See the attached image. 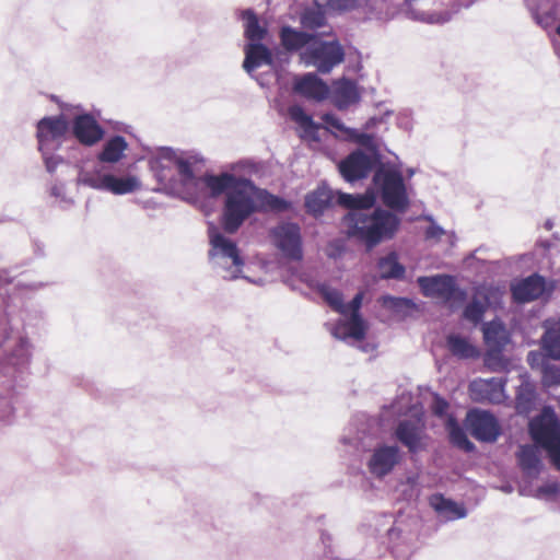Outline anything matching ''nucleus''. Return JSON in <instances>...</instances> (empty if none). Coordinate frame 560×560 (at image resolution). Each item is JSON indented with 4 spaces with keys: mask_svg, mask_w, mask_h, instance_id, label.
Masks as SVG:
<instances>
[{
    "mask_svg": "<svg viewBox=\"0 0 560 560\" xmlns=\"http://www.w3.org/2000/svg\"><path fill=\"white\" fill-rule=\"evenodd\" d=\"M373 191L365 194L338 195V203L349 209L342 219V226L349 238H353L371 250L380 243L394 237L400 225V219L389 210L375 208Z\"/></svg>",
    "mask_w": 560,
    "mask_h": 560,
    "instance_id": "f257e3e1",
    "label": "nucleus"
},
{
    "mask_svg": "<svg viewBox=\"0 0 560 560\" xmlns=\"http://www.w3.org/2000/svg\"><path fill=\"white\" fill-rule=\"evenodd\" d=\"M291 209V202L282 197L258 187L252 179L242 180V185L228 191L221 214V225L224 232L234 234L257 212H285Z\"/></svg>",
    "mask_w": 560,
    "mask_h": 560,
    "instance_id": "f03ea898",
    "label": "nucleus"
},
{
    "mask_svg": "<svg viewBox=\"0 0 560 560\" xmlns=\"http://www.w3.org/2000/svg\"><path fill=\"white\" fill-rule=\"evenodd\" d=\"M343 444L353 446L358 451H371L366 460L369 472L376 479H383L388 476L395 467L401 462L402 454L397 445L377 444L372 447L374 438L372 434L358 431L355 436H342Z\"/></svg>",
    "mask_w": 560,
    "mask_h": 560,
    "instance_id": "7ed1b4c3",
    "label": "nucleus"
},
{
    "mask_svg": "<svg viewBox=\"0 0 560 560\" xmlns=\"http://www.w3.org/2000/svg\"><path fill=\"white\" fill-rule=\"evenodd\" d=\"M373 184L382 202L399 213L406 212L410 200L401 172L394 165L380 163L374 171Z\"/></svg>",
    "mask_w": 560,
    "mask_h": 560,
    "instance_id": "20e7f679",
    "label": "nucleus"
},
{
    "mask_svg": "<svg viewBox=\"0 0 560 560\" xmlns=\"http://www.w3.org/2000/svg\"><path fill=\"white\" fill-rule=\"evenodd\" d=\"M202 161L197 154L184 151H175L172 148H161L159 152L150 159L151 168L156 173L160 182L171 178L166 171L176 168L183 186L196 184L197 179L194 173V166Z\"/></svg>",
    "mask_w": 560,
    "mask_h": 560,
    "instance_id": "39448f33",
    "label": "nucleus"
},
{
    "mask_svg": "<svg viewBox=\"0 0 560 560\" xmlns=\"http://www.w3.org/2000/svg\"><path fill=\"white\" fill-rule=\"evenodd\" d=\"M209 238V260L215 272L225 280L241 278L245 262L236 243L218 232L210 233Z\"/></svg>",
    "mask_w": 560,
    "mask_h": 560,
    "instance_id": "423d86ee",
    "label": "nucleus"
},
{
    "mask_svg": "<svg viewBox=\"0 0 560 560\" xmlns=\"http://www.w3.org/2000/svg\"><path fill=\"white\" fill-rule=\"evenodd\" d=\"M528 429L534 442L547 452L552 465L560 470V421L555 411L545 408L530 420Z\"/></svg>",
    "mask_w": 560,
    "mask_h": 560,
    "instance_id": "0eeeda50",
    "label": "nucleus"
},
{
    "mask_svg": "<svg viewBox=\"0 0 560 560\" xmlns=\"http://www.w3.org/2000/svg\"><path fill=\"white\" fill-rule=\"evenodd\" d=\"M345 49L337 39L324 40L317 35L315 39L301 51L300 59L307 67H314L319 73L327 74L343 62Z\"/></svg>",
    "mask_w": 560,
    "mask_h": 560,
    "instance_id": "6e6552de",
    "label": "nucleus"
},
{
    "mask_svg": "<svg viewBox=\"0 0 560 560\" xmlns=\"http://www.w3.org/2000/svg\"><path fill=\"white\" fill-rule=\"evenodd\" d=\"M78 184L118 196L131 194L141 188V182L135 175L117 177L110 173H103L102 170L80 172Z\"/></svg>",
    "mask_w": 560,
    "mask_h": 560,
    "instance_id": "1a4fd4ad",
    "label": "nucleus"
},
{
    "mask_svg": "<svg viewBox=\"0 0 560 560\" xmlns=\"http://www.w3.org/2000/svg\"><path fill=\"white\" fill-rule=\"evenodd\" d=\"M273 246L291 261L303 258V238L301 228L294 222H280L269 231Z\"/></svg>",
    "mask_w": 560,
    "mask_h": 560,
    "instance_id": "9d476101",
    "label": "nucleus"
},
{
    "mask_svg": "<svg viewBox=\"0 0 560 560\" xmlns=\"http://www.w3.org/2000/svg\"><path fill=\"white\" fill-rule=\"evenodd\" d=\"M383 163L380 152L366 154L361 149L352 151L343 160L340 161L338 170L342 178L350 184L366 178L372 170Z\"/></svg>",
    "mask_w": 560,
    "mask_h": 560,
    "instance_id": "9b49d317",
    "label": "nucleus"
},
{
    "mask_svg": "<svg viewBox=\"0 0 560 560\" xmlns=\"http://www.w3.org/2000/svg\"><path fill=\"white\" fill-rule=\"evenodd\" d=\"M69 128V121L63 114L39 119L36 124L38 150L59 149Z\"/></svg>",
    "mask_w": 560,
    "mask_h": 560,
    "instance_id": "f8f14e48",
    "label": "nucleus"
},
{
    "mask_svg": "<svg viewBox=\"0 0 560 560\" xmlns=\"http://www.w3.org/2000/svg\"><path fill=\"white\" fill-rule=\"evenodd\" d=\"M394 436L411 454H417L427 450L428 435L425 433V429L417 421H399L394 430Z\"/></svg>",
    "mask_w": 560,
    "mask_h": 560,
    "instance_id": "ddd939ff",
    "label": "nucleus"
},
{
    "mask_svg": "<svg viewBox=\"0 0 560 560\" xmlns=\"http://www.w3.org/2000/svg\"><path fill=\"white\" fill-rule=\"evenodd\" d=\"M471 435L481 442H494L500 435V425L495 417L485 410H471L467 415Z\"/></svg>",
    "mask_w": 560,
    "mask_h": 560,
    "instance_id": "4468645a",
    "label": "nucleus"
},
{
    "mask_svg": "<svg viewBox=\"0 0 560 560\" xmlns=\"http://www.w3.org/2000/svg\"><path fill=\"white\" fill-rule=\"evenodd\" d=\"M418 285L427 298H441L451 302L458 291L454 277L450 275H435L419 277Z\"/></svg>",
    "mask_w": 560,
    "mask_h": 560,
    "instance_id": "2eb2a0df",
    "label": "nucleus"
},
{
    "mask_svg": "<svg viewBox=\"0 0 560 560\" xmlns=\"http://www.w3.org/2000/svg\"><path fill=\"white\" fill-rule=\"evenodd\" d=\"M74 138L85 147L98 143L105 135L104 128L91 114L77 115L71 125Z\"/></svg>",
    "mask_w": 560,
    "mask_h": 560,
    "instance_id": "dca6fc26",
    "label": "nucleus"
},
{
    "mask_svg": "<svg viewBox=\"0 0 560 560\" xmlns=\"http://www.w3.org/2000/svg\"><path fill=\"white\" fill-rule=\"evenodd\" d=\"M545 291V279L538 273L528 276L527 278L511 285L512 296L517 303H528L535 301L541 298Z\"/></svg>",
    "mask_w": 560,
    "mask_h": 560,
    "instance_id": "f3484780",
    "label": "nucleus"
},
{
    "mask_svg": "<svg viewBox=\"0 0 560 560\" xmlns=\"http://www.w3.org/2000/svg\"><path fill=\"white\" fill-rule=\"evenodd\" d=\"M482 334L490 354H500L511 341L510 332L500 319L485 323Z\"/></svg>",
    "mask_w": 560,
    "mask_h": 560,
    "instance_id": "a211bd4d",
    "label": "nucleus"
},
{
    "mask_svg": "<svg viewBox=\"0 0 560 560\" xmlns=\"http://www.w3.org/2000/svg\"><path fill=\"white\" fill-rule=\"evenodd\" d=\"M244 52L243 68L249 75H253L256 69L273 63L271 50L261 43H247Z\"/></svg>",
    "mask_w": 560,
    "mask_h": 560,
    "instance_id": "6ab92c4d",
    "label": "nucleus"
},
{
    "mask_svg": "<svg viewBox=\"0 0 560 560\" xmlns=\"http://www.w3.org/2000/svg\"><path fill=\"white\" fill-rule=\"evenodd\" d=\"M246 177H238L231 173L223 172L219 175L205 174L200 180L203 183L209 195L212 198H218L223 194H228L231 189H235L236 186L242 185V180H247Z\"/></svg>",
    "mask_w": 560,
    "mask_h": 560,
    "instance_id": "aec40b11",
    "label": "nucleus"
},
{
    "mask_svg": "<svg viewBox=\"0 0 560 560\" xmlns=\"http://www.w3.org/2000/svg\"><path fill=\"white\" fill-rule=\"evenodd\" d=\"M294 91L307 98L323 101L329 94L327 84L315 73H306L294 83Z\"/></svg>",
    "mask_w": 560,
    "mask_h": 560,
    "instance_id": "412c9836",
    "label": "nucleus"
},
{
    "mask_svg": "<svg viewBox=\"0 0 560 560\" xmlns=\"http://www.w3.org/2000/svg\"><path fill=\"white\" fill-rule=\"evenodd\" d=\"M365 332L366 325L360 314H350L347 322H339L331 328V335L340 340H347L348 338L362 340Z\"/></svg>",
    "mask_w": 560,
    "mask_h": 560,
    "instance_id": "4be33fe9",
    "label": "nucleus"
},
{
    "mask_svg": "<svg viewBox=\"0 0 560 560\" xmlns=\"http://www.w3.org/2000/svg\"><path fill=\"white\" fill-rule=\"evenodd\" d=\"M516 458L526 476L537 477L539 475L542 464L537 446L530 444L521 445L516 453Z\"/></svg>",
    "mask_w": 560,
    "mask_h": 560,
    "instance_id": "5701e85b",
    "label": "nucleus"
},
{
    "mask_svg": "<svg viewBox=\"0 0 560 560\" xmlns=\"http://www.w3.org/2000/svg\"><path fill=\"white\" fill-rule=\"evenodd\" d=\"M315 37L316 34L298 31L291 26H283L280 32L281 45L288 51L304 50Z\"/></svg>",
    "mask_w": 560,
    "mask_h": 560,
    "instance_id": "b1692460",
    "label": "nucleus"
},
{
    "mask_svg": "<svg viewBox=\"0 0 560 560\" xmlns=\"http://www.w3.org/2000/svg\"><path fill=\"white\" fill-rule=\"evenodd\" d=\"M448 351L459 360H474L479 358L480 352L468 338L457 334H451L446 337Z\"/></svg>",
    "mask_w": 560,
    "mask_h": 560,
    "instance_id": "393cba45",
    "label": "nucleus"
},
{
    "mask_svg": "<svg viewBox=\"0 0 560 560\" xmlns=\"http://www.w3.org/2000/svg\"><path fill=\"white\" fill-rule=\"evenodd\" d=\"M432 508L447 521L464 518L467 516V510L463 504L444 498L442 494H435L431 498Z\"/></svg>",
    "mask_w": 560,
    "mask_h": 560,
    "instance_id": "a878e982",
    "label": "nucleus"
},
{
    "mask_svg": "<svg viewBox=\"0 0 560 560\" xmlns=\"http://www.w3.org/2000/svg\"><path fill=\"white\" fill-rule=\"evenodd\" d=\"M360 95L357 84L350 79H341L335 84L334 101L338 108L343 109L357 103Z\"/></svg>",
    "mask_w": 560,
    "mask_h": 560,
    "instance_id": "bb28decb",
    "label": "nucleus"
},
{
    "mask_svg": "<svg viewBox=\"0 0 560 560\" xmlns=\"http://www.w3.org/2000/svg\"><path fill=\"white\" fill-rule=\"evenodd\" d=\"M240 18L244 25V36L248 39V43H260L266 34V27L261 26L257 14L252 9H245L240 11Z\"/></svg>",
    "mask_w": 560,
    "mask_h": 560,
    "instance_id": "cd10ccee",
    "label": "nucleus"
},
{
    "mask_svg": "<svg viewBox=\"0 0 560 560\" xmlns=\"http://www.w3.org/2000/svg\"><path fill=\"white\" fill-rule=\"evenodd\" d=\"M502 390V383L497 378L476 380L469 385L470 395L476 400H494V396Z\"/></svg>",
    "mask_w": 560,
    "mask_h": 560,
    "instance_id": "c85d7f7f",
    "label": "nucleus"
},
{
    "mask_svg": "<svg viewBox=\"0 0 560 560\" xmlns=\"http://www.w3.org/2000/svg\"><path fill=\"white\" fill-rule=\"evenodd\" d=\"M128 143L122 136H114L107 140L103 150L97 154V160L103 163H117L127 150Z\"/></svg>",
    "mask_w": 560,
    "mask_h": 560,
    "instance_id": "c756f323",
    "label": "nucleus"
},
{
    "mask_svg": "<svg viewBox=\"0 0 560 560\" xmlns=\"http://www.w3.org/2000/svg\"><path fill=\"white\" fill-rule=\"evenodd\" d=\"M541 346L548 358L560 360V317L544 332Z\"/></svg>",
    "mask_w": 560,
    "mask_h": 560,
    "instance_id": "7c9ffc66",
    "label": "nucleus"
},
{
    "mask_svg": "<svg viewBox=\"0 0 560 560\" xmlns=\"http://www.w3.org/2000/svg\"><path fill=\"white\" fill-rule=\"evenodd\" d=\"M377 267L382 279L399 280L404 278L406 271L405 267L398 261V257L394 252L380 258Z\"/></svg>",
    "mask_w": 560,
    "mask_h": 560,
    "instance_id": "2f4dec72",
    "label": "nucleus"
},
{
    "mask_svg": "<svg viewBox=\"0 0 560 560\" xmlns=\"http://www.w3.org/2000/svg\"><path fill=\"white\" fill-rule=\"evenodd\" d=\"M330 205V192L325 188H318L305 197V207L313 214H322Z\"/></svg>",
    "mask_w": 560,
    "mask_h": 560,
    "instance_id": "473e14b6",
    "label": "nucleus"
},
{
    "mask_svg": "<svg viewBox=\"0 0 560 560\" xmlns=\"http://www.w3.org/2000/svg\"><path fill=\"white\" fill-rule=\"evenodd\" d=\"M328 10L317 5L306 8L300 16V23L305 30H317L326 24V13Z\"/></svg>",
    "mask_w": 560,
    "mask_h": 560,
    "instance_id": "72a5a7b5",
    "label": "nucleus"
},
{
    "mask_svg": "<svg viewBox=\"0 0 560 560\" xmlns=\"http://www.w3.org/2000/svg\"><path fill=\"white\" fill-rule=\"evenodd\" d=\"M380 302L384 308H387L400 316H407L410 311L416 308L415 302L407 298L383 295Z\"/></svg>",
    "mask_w": 560,
    "mask_h": 560,
    "instance_id": "f704fd0d",
    "label": "nucleus"
},
{
    "mask_svg": "<svg viewBox=\"0 0 560 560\" xmlns=\"http://www.w3.org/2000/svg\"><path fill=\"white\" fill-rule=\"evenodd\" d=\"M31 348L30 340L24 336H20L10 351V363L13 365L27 364L31 358Z\"/></svg>",
    "mask_w": 560,
    "mask_h": 560,
    "instance_id": "c9c22d12",
    "label": "nucleus"
},
{
    "mask_svg": "<svg viewBox=\"0 0 560 560\" xmlns=\"http://www.w3.org/2000/svg\"><path fill=\"white\" fill-rule=\"evenodd\" d=\"M447 427L450 441L453 445L468 453L475 450V445L469 441L466 432L454 420H450Z\"/></svg>",
    "mask_w": 560,
    "mask_h": 560,
    "instance_id": "e433bc0d",
    "label": "nucleus"
},
{
    "mask_svg": "<svg viewBox=\"0 0 560 560\" xmlns=\"http://www.w3.org/2000/svg\"><path fill=\"white\" fill-rule=\"evenodd\" d=\"M400 534L401 532L395 527L388 530V537L392 542V553L396 560H408L412 555L413 549L409 542H395L396 539L400 538Z\"/></svg>",
    "mask_w": 560,
    "mask_h": 560,
    "instance_id": "4c0bfd02",
    "label": "nucleus"
},
{
    "mask_svg": "<svg viewBox=\"0 0 560 560\" xmlns=\"http://www.w3.org/2000/svg\"><path fill=\"white\" fill-rule=\"evenodd\" d=\"M289 116L306 133H313L318 129V126L313 121L312 117L307 115L300 105L290 106Z\"/></svg>",
    "mask_w": 560,
    "mask_h": 560,
    "instance_id": "58836bf2",
    "label": "nucleus"
},
{
    "mask_svg": "<svg viewBox=\"0 0 560 560\" xmlns=\"http://www.w3.org/2000/svg\"><path fill=\"white\" fill-rule=\"evenodd\" d=\"M488 308V303L487 301H481L477 298H474L464 308L463 311V317L477 325L479 324L482 318H483V315L486 313Z\"/></svg>",
    "mask_w": 560,
    "mask_h": 560,
    "instance_id": "ea45409f",
    "label": "nucleus"
},
{
    "mask_svg": "<svg viewBox=\"0 0 560 560\" xmlns=\"http://www.w3.org/2000/svg\"><path fill=\"white\" fill-rule=\"evenodd\" d=\"M318 292L334 310L346 315L342 294L337 289H332L329 285L323 283L318 285Z\"/></svg>",
    "mask_w": 560,
    "mask_h": 560,
    "instance_id": "a19ab883",
    "label": "nucleus"
},
{
    "mask_svg": "<svg viewBox=\"0 0 560 560\" xmlns=\"http://www.w3.org/2000/svg\"><path fill=\"white\" fill-rule=\"evenodd\" d=\"M542 384L547 387L560 385V365L556 363L544 362L541 369Z\"/></svg>",
    "mask_w": 560,
    "mask_h": 560,
    "instance_id": "79ce46f5",
    "label": "nucleus"
},
{
    "mask_svg": "<svg viewBox=\"0 0 560 560\" xmlns=\"http://www.w3.org/2000/svg\"><path fill=\"white\" fill-rule=\"evenodd\" d=\"M57 149H46L39 151L43 156L44 165L49 174H54L60 165H66V161L62 156L55 154L54 151Z\"/></svg>",
    "mask_w": 560,
    "mask_h": 560,
    "instance_id": "37998d69",
    "label": "nucleus"
},
{
    "mask_svg": "<svg viewBox=\"0 0 560 560\" xmlns=\"http://www.w3.org/2000/svg\"><path fill=\"white\" fill-rule=\"evenodd\" d=\"M535 393L529 388H521L516 395V408L521 412L529 411L534 406Z\"/></svg>",
    "mask_w": 560,
    "mask_h": 560,
    "instance_id": "c03bdc74",
    "label": "nucleus"
},
{
    "mask_svg": "<svg viewBox=\"0 0 560 560\" xmlns=\"http://www.w3.org/2000/svg\"><path fill=\"white\" fill-rule=\"evenodd\" d=\"M314 4L328 11H342L351 5V0H314Z\"/></svg>",
    "mask_w": 560,
    "mask_h": 560,
    "instance_id": "a18cd8bd",
    "label": "nucleus"
},
{
    "mask_svg": "<svg viewBox=\"0 0 560 560\" xmlns=\"http://www.w3.org/2000/svg\"><path fill=\"white\" fill-rule=\"evenodd\" d=\"M560 492V487L557 482H549L538 487L536 490L537 498H551Z\"/></svg>",
    "mask_w": 560,
    "mask_h": 560,
    "instance_id": "49530a36",
    "label": "nucleus"
},
{
    "mask_svg": "<svg viewBox=\"0 0 560 560\" xmlns=\"http://www.w3.org/2000/svg\"><path fill=\"white\" fill-rule=\"evenodd\" d=\"M50 196L55 197L61 203H72V200L65 194V185L62 183H56L50 187Z\"/></svg>",
    "mask_w": 560,
    "mask_h": 560,
    "instance_id": "de8ad7c7",
    "label": "nucleus"
},
{
    "mask_svg": "<svg viewBox=\"0 0 560 560\" xmlns=\"http://www.w3.org/2000/svg\"><path fill=\"white\" fill-rule=\"evenodd\" d=\"M429 221H431V224L428 226L427 231H425V237L427 238H441L444 234H445V231L442 226H440L439 224H436L431 217H428L427 218Z\"/></svg>",
    "mask_w": 560,
    "mask_h": 560,
    "instance_id": "09e8293b",
    "label": "nucleus"
},
{
    "mask_svg": "<svg viewBox=\"0 0 560 560\" xmlns=\"http://www.w3.org/2000/svg\"><path fill=\"white\" fill-rule=\"evenodd\" d=\"M358 142L369 149L371 151L370 154H374V152H378L377 148L375 147L374 144V137L372 135H369V133H360L357 138Z\"/></svg>",
    "mask_w": 560,
    "mask_h": 560,
    "instance_id": "8fccbe9b",
    "label": "nucleus"
},
{
    "mask_svg": "<svg viewBox=\"0 0 560 560\" xmlns=\"http://www.w3.org/2000/svg\"><path fill=\"white\" fill-rule=\"evenodd\" d=\"M363 294L357 293L346 307V314H360V307L362 305Z\"/></svg>",
    "mask_w": 560,
    "mask_h": 560,
    "instance_id": "3c124183",
    "label": "nucleus"
},
{
    "mask_svg": "<svg viewBox=\"0 0 560 560\" xmlns=\"http://www.w3.org/2000/svg\"><path fill=\"white\" fill-rule=\"evenodd\" d=\"M323 120L328 127H331L338 131H343L346 129L342 121L334 114H325L323 116Z\"/></svg>",
    "mask_w": 560,
    "mask_h": 560,
    "instance_id": "603ef678",
    "label": "nucleus"
},
{
    "mask_svg": "<svg viewBox=\"0 0 560 560\" xmlns=\"http://www.w3.org/2000/svg\"><path fill=\"white\" fill-rule=\"evenodd\" d=\"M447 408H448V404L444 398H442L440 396L434 397V401H433V406H432V410H433L434 415L441 417L446 412Z\"/></svg>",
    "mask_w": 560,
    "mask_h": 560,
    "instance_id": "864d4df0",
    "label": "nucleus"
},
{
    "mask_svg": "<svg viewBox=\"0 0 560 560\" xmlns=\"http://www.w3.org/2000/svg\"><path fill=\"white\" fill-rule=\"evenodd\" d=\"M250 77H252L253 79H255V80L257 81V83H258L260 86H262V88L268 86V84H269V80H268L265 75H262V74L255 75V74L253 73V75H250Z\"/></svg>",
    "mask_w": 560,
    "mask_h": 560,
    "instance_id": "5fc2aeb1",
    "label": "nucleus"
},
{
    "mask_svg": "<svg viewBox=\"0 0 560 560\" xmlns=\"http://www.w3.org/2000/svg\"><path fill=\"white\" fill-rule=\"evenodd\" d=\"M382 121V118H377V117H372L370 118L366 124H365V128L366 129H371L373 127H375L378 122Z\"/></svg>",
    "mask_w": 560,
    "mask_h": 560,
    "instance_id": "6e6d98bb",
    "label": "nucleus"
},
{
    "mask_svg": "<svg viewBox=\"0 0 560 560\" xmlns=\"http://www.w3.org/2000/svg\"><path fill=\"white\" fill-rule=\"evenodd\" d=\"M19 285L23 287V288L31 289V290H38V289L44 287V283H42V282H33V283H30V284L19 283Z\"/></svg>",
    "mask_w": 560,
    "mask_h": 560,
    "instance_id": "4d7b16f0",
    "label": "nucleus"
},
{
    "mask_svg": "<svg viewBox=\"0 0 560 560\" xmlns=\"http://www.w3.org/2000/svg\"><path fill=\"white\" fill-rule=\"evenodd\" d=\"M320 539H322V544H323L326 548H328V545H329V544H330V541H331V537H330L328 534L323 533V534H322Z\"/></svg>",
    "mask_w": 560,
    "mask_h": 560,
    "instance_id": "13d9d810",
    "label": "nucleus"
},
{
    "mask_svg": "<svg viewBox=\"0 0 560 560\" xmlns=\"http://www.w3.org/2000/svg\"><path fill=\"white\" fill-rule=\"evenodd\" d=\"M539 357V354L535 353V352H529L528 355H527V362L533 365L535 360Z\"/></svg>",
    "mask_w": 560,
    "mask_h": 560,
    "instance_id": "bf43d9fd",
    "label": "nucleus"
},
{
    "mask_svg": "<svg viewBox=\"0 0 560 560\" xmlns=\"http://www.w3.org/2000/svg\"><path fill=\"white\" fill-rule=\"evenodd\" d=\"M502 490H503L504 492H506V493H510V492H512V491H513V488H512V486H510V485H509V486H504V487H502Z\"/></svg>",
    "mask_w": 560,
    "mask_h": 560,
    "instance_id": "052dcab7",
    "label": "nucleus"
},
{
    "mask_svg": "<svg viewBox=\"0 0 560 560\" xmlns=\"http://www.w3.org/2000/svg\"><path fill=\"white\" fill-rule=\"evenodd\" d=\"M551 228H552V222L548 220V221L546 222V229H547V230H550Z\"/></svg>",
    "mask_w": 560,
    "mask_h": 560,
    "instance_id": "680f3d73",
    "label": "nucleus"
},
{
    "mask_svg": "<svg viewBox=\"0 0 560 560\" xmlns=\"http://www.w3.org/2000/svg\"><path fill=\"white\" fill-rule=\"evenodd\" d=\"M413 174H415V170L413 168L408 170L409 177L412 176Z\"/></svg>",
    "mask_w": 560,
    "mask_h": 560,
    "instance_id": "e2e57ef3",
    "label": "nucleus"
},
{
    "mask_svg": "<svg viewBox=\"0 0 560 560\" xmlns=\"http://www.w3.org/2000/svg\"><path fill=\"white\" fill-rule=\"evenodd\" d=\"M556 33L560 37V24L556 27Z\"/></svg>",
    "mask_w": 560,
    "mask_h": 560,
    "instance_id": "0e129e2a",
    "label": "nucleus"
}]
</instances>
